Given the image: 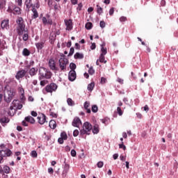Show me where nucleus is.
<instances>
[{
	"instance_id": "nucleus-1",
	"label": "nucleus",
	"mask_w": 178,
	"mask_h": 178,
	"mask_svg": "<svg viewBox=\"0 0 178 178\" xmlns=\"http://www.w3.org/2000/svg\"><path fill=\"white\" fill-rule=\"evenodd\" d=\"M17 24H18L17 28V32L18 33L19 35H23V33H26V26L24 25V21L23 18L19 17L17 19Z\"/></svg>"
},
{
	"instance_id": "nucleus-2",
	"label": "nucleus",
	"mask_w": 178,
	"mask_h": 178,
	"mask_svg": "<svg viewBox=\"0 0 178 178\" xmlns=\"http://www.w3.org/2000/svg\"><path fill=\"white\" fill-rule=\"evenodd\" d=\"M39 79L42 80V79H51L52 74L51 72L47 71L45 67H41L39 69Z\"/></svg>"
},
{
	"instance_id": "nucleus-3",
	"label": "nucleus",
	"mask_w": 178,
	"mask_h": 178,
	"mask_svg": "<svg viewBox=\"0 0 178 178\" xmlns=\"http://www.w3.org/2000/svg\"><path fill=\"white\" fill-rule=\"evenodd\" d=\"M15 95H16V92H15V90H13L6 89L4 90V99L6 102H8V103L10 102L12 99H13V97H15Z\"/></svg>"
},
{
	"instance_id": "nucleus-4",
	"label": "nucleus",
	"mask_w": 178,
	"mask_h": 178,
	"mask_svg": "<svg viewBox=\"0 0 178 178\" xmlns=\"http://www.w3.org/2000/svg\"><path fill=\"white\" fill-rule=\"evenodd\" d=\"M60 69L62 72L66 70L67 65H69V60L65 57V55H62L58 60Z\"/></svg>"
},
{
	"instance_id": "nucleus-5",
	"label": "nucleus",
	"mask_w": 178,
	"mask_h": 178,
	"mask_svg": "<svg viewBox=\"0 0 178 178\" xmlns=\"http://www.w3.org/2000/svg\"><path fill=\"white\" fill-rule=\"evenodd\" d=\"M92 130V125L88 122H84L83 125L82 134H90V131Z\"/></svg>"
},
{
	"instance_id": "nucleus-6",
	"label": "nucleus",
	"mask_w": 178,
	"mask_h": 178,
	"mask_svg": "<svg viewBox=\"0 0 178 178\" xmlns=\"http://www.w3.org/2000/svg\"><path fill=\"white\" fill-rule=\"evenodd\" d=\"M47 92H54L58 90V85L56 83H50L45 87Z\"/></svg>"
},
{
	"instance_id": "nucleus-7",
	"label": "nucleus",
	"mask_w": 178,
	"mask_h": 178,
	"mask_svg": "<svg viewBox=\"0 0 178 178\" xmlns=\"http://www.w3.org/2000/svg\"><path fill=\"white\" fill-rule=\"evenodd\" d=\"M18 94L19 95L21 102H24L26 101V96H24V88H23V86H19L18 87Z\"/></svg>"
},
{
	"instance_id": "nucleus-8",
	"label": "nucleus",
	"mask_w": 178,
	"mask_h": 178,
	"mask_svg": "<svg viewBox=\"0 0 178 178\" xmlns=\"http://www.w3.org/2000/svg\"><path fill=\"white\" fill-rule=\"evenodd\" d=\"M64 22L66 26V30L68 31L73 30V21L72 19H65Z\"/></svg>"
},
{
	"instance_id": "nucleus-9",
	"label": "nucleus",
	"mask_w": 178,
	"mask_h": 178,
	"mask_svg": "<svg viewBox=\"0 0 178 178\" xmlns=\"http://www.w3.org/2000/svg\"><path fill=\"white\" fill-rule=\"evenodd\" d=\"M49 66L51 70H59V68L56 67V62L54 58H51L49 60Z\"/></svg>"
},
{
	"instance_id": "nucleus-10",
	"label": "nucleus",
	"mask_w": 178,
	"mask_h": 178,
	"mask_svg": "<svg viewBox=\"0 0 178 178\" xmlns=\"http://www.w3.org/2000/svg\"><path fill=\"white\" fill-rule=\"evenodd\" d=\"M72 125L74 127H80V126H81V120L78 117H75L72 121Z\"/></svg>"
},
{
	"instance_id": "nucleus-11",
	"label": "nucleus",
	"mask_w": 178,
	"mask_h": 178,
	"mask_svg": "<svg viewBox=\"0 0 178 178\" xmlns=\"http://www.w3.org/2000/svg\"><path fill=\"white\" fill-rule=\"evenodd\" d=\"M0 155L2 156H10L12 155V152L10 149L6 148L5 149L0 150Z\"/></svg>"
},
{
	"instance_id": "nucleus-12",
	"label": "nucleus",
	"mask_w": 178,
	"mask_h": 178,
	"mask_svg": "<svg viewBox=\"0 0 178 178\" xmlns=\"http://www.w3.org/2000/svg\"><path fill=\"white\" fill-rule=\"evenodd\" d=\"M11 106L16 109H22L23 108V105L20 104V102L18 100H13L11 104Z\"/></svg>"
},
{
	"instance_id": "nucleus-13",
	"label": "nucleus",
	"mask_w": 178,
	"mask_h": 178,
	"mask_svg": "<svg viewBox=\"0 0 178 178\" xmlns=\"http://www.w3.org/2000/svg\"><path fill=\"white\" fill-rule=\"evenodd\" d=\"M24 76H26V70H22L17 72L15 77L17 80H20V79H23Z\"/></svg>"
},
{
	"instance_id": "nucleus-14",
	"label": "nucleus",
	"mask_w": 178,
	"mask_h": 178,
	"mask_svg": "<svg viewBox=\"0 0 178 178\" xmlns=\"http://www.w3.org/2000/svg\"><path fill=\"white\" fill-rule=\"evenodd\" d=\"M38 122L40 124H44L47 122V116L44 114H41L38 117Z\"/></svg>"
},
{
	"instance_id": "nucleus-15",
	"label": "nucleus",
	"mask_w": 178,
	"mask_h": 178,
	"mask_svg": "<svg viewBox=\"0 0 178 178\" xmlns=\"http://www.w3.org/2000/svg\"><path fill=\"white\" fill-rule=\"evenodd\" d=\"M1 29L3 30H8L9 29V19H4L1 24Z\"/></svg>"
},
{
	"instance_id": "nucleus-16",
	"label": "nucleus",
	"mask_w": 178,
	"mask_h": 178,
	"mask_svg": "<svg viewBox=\"0 0 178 178\" xmlns=\"http://www.w3.org/2000/svg\"><path fill=\"white\" fill-rule=\"evenodd\" d=\"M68 79L70 81H74L76 80V71L71 70L69 72Z\"/></svg>"
},
{
	"instance_id": "nucleus-17",
	"label": "nucleus",
	"mask_w": 178,
	"mask_h": 178,
	"mask_svg": "<svg viewBox=\"0 0 178 178\" xmlns=\"http://www.w3.org/2000/svg\"><path fill=\"white\" fill-rule=\"evenodd\" d=\"M69 169H70V166L69 165V164H65L62 173L63 177H66V175H67V173L69 172Z\"/></svg>"
},
{
	"instance_id": "nucleus-18",
	"label": "nucleus",
	"mask_w": 178,
	"mask_h": 178,
	"mask_svg": "<svg viewBox=\"0 0 178 178\" xmlns=\"http://www.w3.org/2000/svg\"><path fill=\"white\" fill-rule=\"evenodd\" d=\"M44 44H45V42H43V41L35 43V47L38 51L44 48Z\"/></svg>"
},
{
	"instance_id": "nucleus-19",
	"label": "nucleus",
	"mask_w": 178,
	"mask_h": 178,
	"mask_svg": "<svg viewBox=\"0 0 178 178\" xmlns=\"http://www.w3.org/2000/svg\"><path fill=\"white\" fill-rule=\"evenodd\" d=\"M108 53V51L106 49V47H105V43H103L102 44H101V54L100 55H106V54Z\"/></svg>"
},
{
	"instance_id": "nucleus-20",
	"label": "nucleus",
	"mask_w": 178,
	"mask_h": 178,
	"mask_svg": "<svg viewBox=\"0 0 178 178\" xmlns=\"http://www.w3.org/2000/svg\"><path fill=\"white\" fill-rule=\"evenodd\" d=\"M25 120L29 123H31V124H34V123H35V120H34V118L31 117V115L26 117Z\"/></svg>"
},
{
	"instance_id": "nucleus-21",
	"label": "nucleus",
	"mask_w": 178,
	"mask_h": 178,
	"mask_svg": "<svg viewBox=\"0 0 178 178\" xmlns=\"http://www.w3.org/2000/svg\"><path fill=\"white\" fill-rule=\"evenodd\" d=\"M42 21L43 24H44V25L52 24V19H47V17H43L42 18Z\"/></svg>"
},
{
	"instance_id": "nucleus-22",
	"label": "nucleus",
	"mask_w": 178,
	"mask_h": 178,
	"mask_svg": "<svg viewBox=\"0 0 178 178\" xmlns=\"http://www.w3.org/2000/svg\"><path fill=\"white\" fill-rule=\"evenodd\" d=\"M93 134H98L99 133V125L95 124L93 129H92Z\"/></svg>"
},
{
	"instance_id": "nucleus-23",
	"label": "nucleus",
	"mask_w": 178,
	"mask_h": 178,
	"mask_svg": "<svg viewBox=\"0 0 178 178\" xmlns=\"http://www.w3.org/2000/svg\"><path fill=\"white\" fill-rule=\"evenodd\" d=\"M83 108L86 109L87 113H91V109L90 108V102H86L83 104Z\"/></svg>"
},
{
	"instance_id": "nucleus-24",
	"label": "nucleus",
	"mask_w": 178,
	"mask_h": 178,
	"mask_svg": "<svg viewBox=\"0 0 178 178\" xmlns=\"http://www.w3.org/2000/svg\"><path fill=\"white\" fill-rule=\"evenodd\" d=\"M37 72H38V70L35 68V67H32L29 70V74L30 76H35V74H37Z\"/></svg>"
},
{
	"instance_id": "nucleus-25",
	"label": "nucleus",
	"mask_w": 178,
	"mask_h": 178,
	"mask_svg": "<svg viewBox=\"0 0 178 178\" xmlns=\"http://www.w3.org/2000/svg\"><path fill=\"white\" fill-rule=\"evenodd\" d=\"M16 113V108H13V106H10V111L8 112L9 116H13Z\"/></svg>"
},
{
	"instance_id": "nucleus-26",
	"label": "nucleus",
	"mask_w": 178,
	"mask_h": 178,
	"mask_svg": "<svg viewBox=\"0 0 178 178\" xmlns=\"http://www.w3.org/2000/svg\"><path fill=\"white\" fill-rule=\"evenodd\" d=\"M49 126L50 129H56V122L54 120H51L49 122Z\"/></svg>"
},
{
	"instance_id": "nucleus-27",
	"label": "nucleus",
	"mask_w": 178,
	"mask_h": 178,
	"mask_svg": "<svg viewBox=\"0 0 178 178\" xmlns=\"http://www.w3.org/2000/svg\"><path fill=\"white\" fill-rule=\"evenodd\" d=\"M74 59H83L84 58V54L81 53H76L74 56Z\"/></svg>"
},
{
	"instance_id": "nucleus-28",
	"label": "nucleus",
	"mask_w": 178,
	"mask_h": 178,
	"mask_svg": "<svg viewBox=\"0 0 178 178\" xmlns=\"http://www.w3.org/2000/svg\"><path fill=\"white\" fill-rule=\"evenodd\" d=\"M94 87H95V83L91 82L88 85V90L90 92L92 91V90H94Z\"/></svg>"
},
{
	"instance_id": "nucleus-29",
	"label": "nucleus",
	"mask_w": 178,
	"mask_h": 178,
	"mask_svg": "<svg viewBox=\"0 0 178 178\" xmlns=\"http://www.w3.org/2000/svg\"><path fill=\"white\" fill-rule=\"evenodd\" d=\"M0 123H1L3 126H5V123H9V119L7 118H0Z\"/></svg>"
},
{
	"instance_id": "nucleus-30",
	"label": "nucleus",
	"mask_w": 178,
	"mask_h": 178,
	"mask_svg": "<svg viewBox=\"0 0 178 178\" xmlns=\"http://www.w3.org/2000/svg\"><path fill=\"white\" fill-rule=\"evenodd\" d=\"M32 12L33 13V17H34V19H37V17H38V12H37V9H35V8L33 7Z\"/></svg>"
},
{
	"instance_id": "nucleus-31",
	"label": "nucleus",
	"mask_w": 178,
	"mask_h": 178,
	"mask_svg": "<svg viewBox=\"0 0 178 178\" xmlns=\"http://www.w3.org/2000/svg\"><path fill=\"white\" fill-rule=\"evenodd\" d=\"M99 62L101 63H106V60H105V56L100 54L99 58Z\"/></svg>"
},
{
	"instance_id": "nucleus-32",
	"label": "nucleus",
	"mask_w": 178,
	"mask_h": 178,
	"mask_svg": "<svg viewBox=\"0 0 178 178\" xmlns=\"http://www.w3.org/2000/svg\"><path fill=\"white\" fill-rule=\"evenodd\" d=\"M67 105H69V106H74V101H73L72 98H68L67 99Z\"/></svg>"
},
{
	"instance_id": "nucleus-33",
	"label": "nucleus",
	"mask_w": 178,
	"mask_h": 178,
	"mask_svg": "<svg viewBox=\"0 0 178 178\" xmlns=\"http://www.w3.org/2000/svg\"><path fill=\"white\" fill-rule=\"evenodd\" d=\"M5 45H6V42H5V40H1V44L0 45V51L1 49H5V48H8V46Z\"/></svg>"
},
{
	"instance_id": "nucleus-34",
	"label": "nucleus",
	"mask_w": 178,
	"mask_h": 178,
	"mask_svg": "<svg viewBox=\"0 0 178 178\" xmlns=\"http://www.w3.org/2000/svg\"><path fill=\"white\" fill-rule=\"evenodd\" d=\"M24 56H29L30 55V51L27 49H24L22 51Z\"/></svg>"
},
{
	"instance_id": "nucleus-35",
	"label": "nucleus",
	"mask_w": 178,
	"mask_h": 178,
	"mask_svg": "<svg viewBox=\"0 0 178 178\" xmlns=\"http://www.w3.org/2000/svg\"><path fill=\"white\" fill-rule=\"evenodd\" d=\"M25 5L27 9H30L31 8V0H26Z\"/></svg>"
},
{
	"instance_id": "nucleus-36",
	"label": "nucleus",
	"mask_w": 178,
	"mask_h": 178,
	"mask_svg": "<svg viewBox=\"0 0 178 178\" xmlns=\"http://www.w3.org/2000/svg\"><path fill=\"white\" fill-rule=\"evenodd\" d=\"M86 29L87 30H91L92 29V23L91 22H88L86 24Z\"/></svg>"
},
{
	"instance_id": "nucleus-37",
	"label": "nucleus",
	"mask_w": 178,
	"mask_h": 178,
	"mask_svg": "<svg viewBox=\"0 0 178 178\" xmlns=\"http://www.w3.org/2000/svg\"><path fill=\"white\" fill-rule=\"evenodd\" d=\"M3 172H4V173H6V174L10 173V168H9V166H8V165H5L3 167Z\"/></svg>"
},
{
	"instance_id": "nucleus-38",
	"label": "nucleus",
	"mask_w": 178,
	"mask_h": 178,
	"mask_svg": "<svg viewBox=\"0 0 178 178\" xmlns=\"http://www.w3.org/2000/svg\"><path fill=\"white\" fill-rule=\"evenodd\" d=\"M92 112L97 113L98 112V106L97 105L92 106Z\"/></svg>"
},
{
	"instance_id": "nucleus-39",
	"label": "nucleus",
	"mask_w": 178,
	"mask_h": 178,
	"mask_svg": "<svg viewBox=\"0 0 178 178\" xmlns=\"http://www.w3.org/2000/svg\"><path fill=\"white\" fill-rule=\"evenodd\" d=\"M14 13L15 15H20L21 12H20V8L19 7H15L14 8Z\"/></svg>"
},
{
	"instance_id": "nucleus-40",
	"label": "nucleus",
	"mask_w": 178,
	"mask_h": 178,
	"mask_svg": "<svg viewBox=\"0 0 178 178\" xmlns=\"http://www.w3.org/2000/svg\"><path fill=\"white\" fill-rule=\"evenodd\" d=\"M60 137L61 138H63V140H67V134H66V132H62L60 134Z\"/></svg>"
},
{
	"instance_id": "nucleus-41",
	"label": "nucleus",
	"mask_w": 178,
	"mask_h": 178,
	"mask_svg": "<svg viewBox=\"0 0 178 178\" xmlns=\"http://www.w3.org/2000/svg\"><path fill=\"white\" fill-rule=\"evenodd\" d=\"M22 40L24 41H27V40H29V33L27 32H24V35L22 37Z\"/></svg>"
},
{
	"instance_id": "nucleus-42",
	"label": "nucleus",
	"mask_w": 178,
	"mask_h": 178,
	"mask_svg": "<svg viewBox=\"0 0 178 178\" xmlns=\"http://www.w3.org/2000/svg\"><path fill=\"white\" fill-rule=\"evenodd\" d=\"M31 156H32V158H37V156H38V154H37V152L35 150H33L31 152Z\"/></svg>"
},
{
	"instance_id": "nucleus-43",
	"label": "nucleus",
	"mask_w": 178,
	"mask_h": 178,
	"mask_svg": "<svg viewBox=\"0 0 178 178\" xmlns=\"http://www.w3.org/2000/svg\"><path fill=\"white\" fill-rule=\"evenodd\" d=\"M119 148L122 149L124 151H126V145H124V143L123 142H122L121 144H119Z\"/></svg>"
},
{
	"instance_id": "nucleus-44",
	"label": "nucleus",
	"mask_w": 178,
	"mask_h": 178,
	"mask_svg": "<svg viewBox=\"0 0 178 178\" xmlns=\"http://www.w3.org/2000/svg\"><path fill=\"white\" fill-rule=\"evenodd\" d=\"M76 67V65L74 63H71L70 64V68L71 69V70H74Z\"/></svg>"
},
{
	"instance_id": "nucleus-45",
	"label": "nucleus",
	"mask_w": 178,
	"mask_h": 178,
	"mask_svg": "<svg viewBox=\"0 0 178 178\" xmlns=\"http://www.w3.org/2000/svg\"><path fill=\"white\" fill-rule=\"evenodd\" d=\"M89 74H94L95 73V70H94V68L92 67H90L88 70Z\"/></svg>"
},
{
	"instance_id": "nucleus-46",
	"label": "nucleus",
	"mask_w": 178,
	"mask_h": 178,
	"mask_svg": "<svg viewBox=\"0 0 178 178\" xmlns=\"http://www.w3.org/2000/svg\"><path fill=\"white\" fill-rule=\"evenodd\" d=\"M5 5H6L5 0L0 2V9H3V8H5Z\"/></svg>"
},
{
	"instance_id": "nucleus-47",
	"label": "nucleus",
	"mask_w": 178,
	"mask_h": 178,
	"mask_svg": "<svg viewBox=\"0 0 178 178\" xmlns=\"http://www.w3.org/2000/svg\"><path fill=\"white\" fill-rule=\"evenodd\" d=\"M117 112L120 116H122V115H123V112L122 111V108H120V107L117 108Z\"/></svg>"
},
{
	"instance_id": "nucleus-48",
	"label": "nucleus",
	"mask_w": 178,
	"mask_h": 178,
	"mask_svg": "<svg viewBox=\"0 0 178 178\" xmlns=\"http://www.w3.org/2000/svg\"><path fill=\"white\" fill-rule=\"evenodd\" d=\"M74 54V48L71 47L68 55L69 56H72V55H73Z\"/></svg>"
},
{
	"instance_id": "nucleus-49",
	"label": "nucleus",
	"mask_w": 178,
	"mask_h": 178,
	"mask_svg": "<svg viewBox=\"0 0 178 178\" xmlns=\"http://www.w3.org/2000/svg\"><path fill=\"white\" fill-rule=\"evenodd\" d=\"M99 26H100V27H101L102 29H105V26H106L105 22L101 21V22H100V24H99Z\"/></svg>"
},
{
	"instance_id": "nucleus-50",
	"label": "nucleus",
	"mask_w": 178,
	"mask_h": 178,
	"mask_svg": "<svg viewBox=\"0 0 178 178\" xmlns=\"http://www.w3.org/2000/svg\"><path fill=\"white\" fill-rule=\"evenodd\" d=\"M126 20H127V17H120V22H121V23H123V22H126Z\"/></svg>"
},
{
	"instance_id": "nucleus-51",
	"label": "nucleus",
	"mask_w": 178,
	"mask_h": 178,
	"mask_svg": "<svg viewBox=\"0 0 178 178\" xmlns=\"http://www.w3.org/2000/svg\"><path fill=\"white\" fill-rule=\"evenodd\" d=\"M104 166V162L103 161H99L97 163V168H102Z\"/></svg>"
},
{
	"instance_id": "nucleus-52",
	"label": "nucleus",
	"mask_w": 178,
	"mask_h": 178,
	"mask_svg": "<svg viewBox=\"0 0 178 178\" xmlns=\"http://www.w3.org/2000/svg\"><path fill=\"white\" fill-rule=\"evenodd\" d=\"M73 136L74 137H77V136H79V130L75 129L73 132Z\"/></svg>"
},
{
	"instance_id": "nucleus-53",
	"label": "nucleus",
	"mask_w": 178,
	"mask_h": 178,
	"mask_svg": "<svg viewBox=\"0 0 178 178\" xmlns=\"http://www.w3.org/2000/svg\"><path fill=\"white\" fill-rule=\"evenodd\" d=\"M71 155H72V156H76V155H77V153L76 152V150L72 149V150H71Z\"/></svg>"
},
{
	"instance_id": "nucleus-54",
	"label": "nucleus",
	"mask_w": 178,
	"mask_h": 178,
	"mask_svg": "<svg viewBox=\"0 0 178 178\" xmlns=\"http://www.w3.org/2000/svg\"><path fill=\"white\" fill-rule=\"evenodd\" d=\"M114 13H115V8H111L109 10L110 16H112V15H113Z\"/></svg>"
},
{
	"instance_id": "nucleus-55",
	"label": "nucleus",
	"mask_w": 178,
	"mask_h": 178,
	"mask_svg": "<svg viewBox=\"0 0 178 178\" xmlns=\"http://www.w3.org/2000/svg\"><path fill=\"white\" fill-rule=\"evenodd\" d=\"M136 116L138 119H143V115L140 113H136Z\"/></svg>"
},
{
	"instance_id": "nucleus-56",
	"label": "nucleus",
	"mask_w": 178,
	"mask_h": 178,
	"mask_svg": "<svg viewBox=\"0 0 178 178\" xmlns=\"http://www.w3.org/2000/svg\"><path fill=\"white\" fill-rule=\"evenodd\" d=\"M50 116H52L53 118H58V114L53 112H50Z\"/></svg>"
},
{
	"instance_id": "nucleus-57",
	"label": "nucleus",
	"mask_w": 178,
	"mask_h": 178,
	"mask_svg": "<svg viewBox=\"0 0 178 178\" xmlns=\"http://www.w3.org/2000/svg\"><path fill=\"white\" fill-rule=\"evenodd\" d=\"M28 101H29V102H34V97H33L32 96H29L28 97Z\"/></svg>"
},
{
	"instance_id": "nucleus-58",
	"label": "nucleus",
	"mask_w": 178,
	"mask_h": 178,
	"mask_svg": "<svg viewBox=\"0 0 178 178\" xmlns=\"http://www.w3.org/2000/svg\"><path fill=\"white\" fill-rule=\"evenodd\" d=\"M47 81H40V86H42V87H44V86H46Z\"/></svg>"
},
{
	"instance_id": "nucleus-59",
	"label": "nucleus",
	"mask_w": 178,
	"mask_h": 178,
	"mask_svg": "<svg viewBox=\"0 0 178 178\" xmlns=\"http://www.w3.org/2000/svg\"><path fill=\"white\" fill-rule=\"evenodd\" d=\"M105 83H106V79L104 77L101 78V83L102 84H105Z\"/></svg>"
},
{
	"instance_id": "nucleus-60",
	"label": "nucleus",
	"mask_w": 178,
	"mask_h": 178,
	"mask_svg": "<svg viewBox=\"0 0 178 178\" xmlns=\"http://www.w3.org/2000/svg\"><path fill=\"white\" fill-rule=\"evenodd\" d=\"M120 161H126V156L120 155Z\"/></svg>"
},
{
	"instance_id": "nucleus-61",
	"label": "nucleus",
	"mask_w": 178,
	"mask_h": 178,
	"mask_svg": "<svg viewBox=\"0 0 178 178\" xmlns=\"http://www.w3.org/2000/svg\"><path fill=\"white\" fill-rule=\"evenodd\" d=\"M48 172L50 173V175H52L54 173V169L52 168H49Z\"/></svg>"
},
{
	"instance_id": "nucleus-62",
	"label": "nucleus",
	"mask_w": 178,
	"mask_h": 178,
	"mask_svg": "<svg viewBox=\"0 0 178 178\" xmlns=\"http://www.w3.org/2000/svg\"><path fill=\"white\" fill-rule=\"evenodd\" d=\"M95 48H97V46L95 45V43H92L91 46H90V49H95Z\"/></svg>"
},
{
	"instance_id": "nucleus-63",
	"label": "nucleus",
	"mask_w": 178,
	"mask_h": 178,
	"mask_svg": "<svg viewBox=\"0 0 178 178\" xmlns=\"http://www.w3.org/2000/svg\"><path fill=\"white\" fill-rule=\"evenodd\" d=\"M63 140H65V139H63L62 138H59L58 140L59 144H63Z\"/></svg>"
},
{
	"instance_id": "nucleus-64",
	"label": "nucleus",
	"mask_w": 178,
	"mask_h": 178,
	"mask_svg": "<svg viewBox=\"0 0 178 178\" xmlns=\"http://www.w3.org/2000/svg\"><path fill=\"white\" fill-rule=\"evenodd\" d=\"M97 13L99 14L102 13V8L101 7L97 8Z\"/></svg>"
}]
</instances>
